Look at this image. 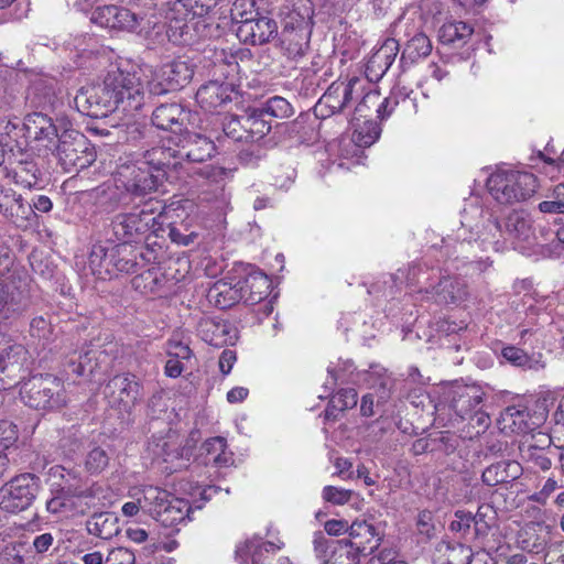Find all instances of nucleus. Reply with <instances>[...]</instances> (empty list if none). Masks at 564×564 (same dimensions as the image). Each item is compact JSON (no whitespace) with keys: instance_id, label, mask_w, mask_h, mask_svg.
I'll use <instances>...</instances> for the list:
<instances>
[{"instance_id":"21","label":"nucleus","mask_w":564,"mask_h":564,"mask_svg":"<svg viewBox=\"0 0 564 564\" xmlns=\"http://www.w3.org/2000/svg\"><path fill=\"white\" fill-rule=\"evenodd\" d=\"M116 12L118 14H115L116 25H112V30L138 31L139 33H149L150 30H158L156 33L161 32V21L155 13L141 14L120 7H117Z\"/></svg>"},{"instance_id":"25","label":"nucleus","mask_w":564,"mask_h":564,"mask_svg":"<svg viewBox=\"0 0 564 564\" xmlns=\"http://www.w3.org/2000/svg\"><path fill=\"white\" fill-rule=\"evenodd\" d=\"M186 119L187 113L176 102L163 104L156 107L152 113V122L155 127L162 130H171L176 135L183 132Z\"/></svg>"},{"instance_id":"48","label":"nucleus","mask_w":564,"mask_h":564,"mask_svg":"<svg viewBox=\"0 0 564 564\" xmlns=\"http://www.w3.org/2000/svg\"><path fill=\"white\" fill-rule=\"evenodd\" d=\"M24 311L25 304L10 295L7 285L0 280V322L14 319Z\"/></svg>"},{"instance_id":"4","label":"nucleus","mask_w":564,"mask_h":564,"mask_svg":"<svg viewBox=\"0 0 564 564\" xmlns=\"http://www.w3.org/2000/svg\"><path fill=\"white\" fill-rule=\"evenodd\" d=\"M164 206L159 200L145 202L142 207L135 205L130 212H122L115 215L110 228L118 241L137 242L148 232L159 236L162 230V210Z\"/></svg>"},{"instance_id":"57","label":"nucleus","mask_w":564,"mask_h":564,"mask_svg":"<svg viewBox=\"0 0 564 564\" xmlns=\"http://www.w3.org/2000/svg\"><path fill=\"white\" fill-rule=\"evenodd\" d=\"M109 464V456L101 447L93 448L86 457L85 467L91 474L101 473Z\"/></svg>"},{"instance_id":"52","label":"nucleus","mask_w":564,"mask_h":564,"mask_svg":"<svg viewBox=\"0 0 564 564\" xmlns=\"http://www.w3.org/2000/svg\"><path fill=\"white\" fill-rule=\"evenodd\" d=\"M15 182L23 187H33L39 180L40 170L33 161H20L13 170Z\"/></svg>"},{"instance_id":"50","label":"nucleus","mask_w":564,"mask_h":564,"mask_svg":"<svg viewBox=\"0 0 564 564\" xmlns=\"http://www.w3.org/2000/svg\"><path fill=\"white\" fill-rule=\"evenodd\" d=\"M501 356L511 365L522 369L540 370L544 368L542 361L529 356L524 350L514 346L505 347Z\"/></svg>"},{"instance_id":"28","label":"nucleus","mask_w":564,"mask_h":564,"mask_svg":"<svg viewBox=\"0 0 564 564\" xmlns=\"http://www.w3.org/2000/svg\"><path fill=\"white\" fill-rule=\"evenodd\" d=\"M153 452L164 463L171 464V466L166 467L171 473L187 466L189 449L182 447L177 438L169 437L161 440L155 444Z\"/></svg>"},{"instance_id":"39","label":"nucleus","mask_w":564,"mask_h":564,"mask_svg":"<svg viewBox=\"0 0 564 564\" xmlns=\"http://www.w3.org/2000/svg\"><path fill=\"white\" fill-rule=\"evenodd\" d=\"M200 452L205 465L213 464L218 467H224L232 462V454L227 452L226 440L219 436L205 441L200 447Z\"/></svg>"},{"instance_id":"59","label":"nucleus","mask_w":564,"mask_h":564,"mask_svg":"<svg viewBox=\"0 0 564 564\" xmlns=\"http://www.w3.org/2000/svg\"><path fill=\"white\" fill-rule=\"evenodd\" d=\"M53 329L51 322L44 316H36L30 323V335L37 340L48 341Z\"/></svg>"},{"instance_id":"22","label":"nucleus","mask_w":564,"mask_h":564,"mask_svg":"<svg viewBox=\"0 0 564 564\" xmlns=\"http://www.w3.org/2000/svg\"><path fill=\"white\" fill-rule=\"evenodd\" d=\"M175 139L171 138L167 143L154 147L144 153V161L142 164H147L151 167L154 173H163L164 178L166 177L167 170L182 169V162L178 160L176 154V147L174 145Z\"/></svg>"},{"instance_id":"42","label":"nucleus","mask_w":564,"mask_h":564,"mask_svg":"<svg viewBox=\"0 0 564 564\" xmlns=\"http://www.w3.org/2000/svg\"><path fill=\"white\" fill-rule=\"evenodd\" d=\"M245 113L249 142L259 141L271 131V122L265 119L267 116L260 108L248 109Z\"/></svg>"},{"instance_id":"11","label":"nucleus","mask_w":564,"mask_h":564,"mask_svg":"<svg viewBox=\"0 0 564 564\" xmlns=\"http://www.w3.org/2000/svg\"><path fill=\"white\" fill-rule=\"evenodd\" d=\"M138 252L129 242L119 241V243L105 248L102 246H94L91 251V261L100 259V264L107 271L113 268L118 272L133 273L137 270Z\"/></svg>"},{"instance_id":"53","label":"nucleus","mask_w":564,"mask_h":564,"mask_svg":"<svg viewBox=\"0 0 564 564\" xmlns=\"http://www.w3.org/2000/svg\"><path fill=\"white\" fill-rule=\"evenodd\" d=\"M447 564H476L481 561L479 554L473 555L471 550L460 543L447 545Z\"/></svg>"},{"instance_id":"43","label":"nucleus","mask_w":564,"mask_h":564,"mask_svg":"<svg viewBox=\"0 0 564 564\" xmlns=\"http://www.w3.org/2000/svg\"><path fill=\"white\" fill-rule=\"evenodd\" d=\"M432 42L423 32H416L405 44L401 61L409 59L411 63L427 57L432 52Z\"/></svg>"},{"instance_id":"63","label":"nucleus","mask_w":564,"mask_h":564,"mask_svg":"<svg viewBox=\"0 0 564 564\" xmlns=\"http://www.w3.org/2000/svg\"><path fill=\"white\" fill-rule=\"evenodd\" d=\"M323 499L333 505L341 506L347 503L352 496L351 490L338 488L335 486H325L322 492Z\"/></svg>"},{"instance_id":"19","label":"nucleus","mask_w":564,"mask_h":564,"mask_svg":"<svg viewBox=\"0 0 564 564\" xmlns=\"http://www.w3.org/2000/svg\"><path fill=\"white\" fill-rule=\"evenodd\" d=\"M234 6L235 9L231 10V17L241 23L239 32L246 33L252 44L267 43L278 34V24L273 19L269 17L245 18L242 13H239L240 20H238V13H236L237 2Z\"/></svg>"},{"instance_id":"23","label":"nucleus","mask_w":564,"mask_h":564,"mask_svg":"<svg viewBox=\"0 0 564 564\" xmlns=\"http://www.w3.org/2000/svg\"><path fill=\"white\" fill-rule=\"evenodd\" d=\"M232 85L210 80L200 86L196 93V101L206 111H213L231 100Z\"/></svg>"},{"instance_id":"31","label":"nucleus","mask_w":564,"mask_h":564,"mask_svg":"<svg viewBox=\"0 0 564 564\" xmlns=\"http://www.w3.org/2000/svg\"><path fill=\"white\" fill-rule=\"evenodd\" d=\"M413 91H408L406 88L398 87L393 88L388 97L381 102L378 101L377 113L380 120H384L390 117L397 107H401L402 110L417 111L416 98L412 96Z\"/></svg>"},{"instance_id":"30","label":"nucleus","mask_w":564,"mask_h":564,"mask_svg":"<svg viewBox=\"0 0 564 564\" xmlns=\"http://www.w3.org/2000/svg\"><path fill=\"white\" fill-rule=\"evenodd\" d=\"M24 127L29 138L35 141L47 142L51 144L55 138H58L57 128L53 119L42 112L29 113L25 117Z\"/></svg>"},{"instance_id":"12","label":"nucleus","mask_w":564,"mask_h":564,"mask_svg":"<svg viewBox=\"0 0 564 564\" xmlns=\"http://www.w3.org/2000/svg\"><path fill=\"white\" fill-rule=\"evenodd\" d=\"M281 33V45L284 54L293 61L303 57L310 47L311 30L300 14H290Z\"/></svg>"},{"instance_id":"18","label":"nucleus","mask_w":564,"mask_h":564,"mask_svg":"<svg viewBox=\"0 0 564 564\" xmlns=\"http://www.w3.org/2000/svg\"><path fill=\"white\" fill-rule=\"evenodd\" d=\"M350 544L359 555L371 554L381 542V532L378 528L365 519H356L349 525Z\"/></svg>"},{"instance_id":"27","label":"nucleus","mask_w":564,"mask_h":564,"mask_svg":"<svg viewBox=\"0 0 564 564\" xmlns=\"http://www.w3.org/2000/svg\"><path fill=\"white\" fill-rule=\"evenodd\" d=\"M522 443L519 447L521 458L532 464L542 471H547L552 467V457L555 456V449L551 446V437H544V442Z\"/></svg>"},{"instance_id":"49","label":"nucleus","mask_w":564,"mask_h":564,"mask_svg":"<svg viewBox=\"0 0 564 564\" xmlns=\"http://www.w3.org/2000/svg\"><path fill=\"white\" fill-rule=\"evenodd\" d=\"M517 542L521 550L541 554L546 550L549 541L546 534H540L535 529L529 528L519 533Z\"/></svg>"},{"instance_id":"38","label":"nucleus","mask_w":564,"mask_h":564,"mask_svg":"<svg viewBox=\"0 0 564 564\" xmlns=\"http://www.w3.org/2000/svg\"><path fill=\"white\" fill-rule=\"evenodd\" d=\"M241 286H243L245 303L248 305H254L267 297L270 289V281L268 276L261 272H251L241 280Z\"/></svg>"},{"instance_id":"2","label":"nucleus","mask_w":564,"mask_h":564,"mask_svg":"<svg viewBox=\"0 0 564 564\" xmlns=\"http://www.w3.org/2000/svg\"><path fill=\"white\" fill-rule=\"evenodd\" d=\"M217 4V0H166L160 4L161 31L166 30L169 41L174 44H193L205 36L208 24L205 18Z\"/></svg>"},{"instance_id":"8","label":"nucleus","mask_w":564,"mask_h":564,"mask_svg":"<svg viewBox=\"0 0 564 564\" xmlns=\"http://www.w3.org/2000/svg\"><path fill=\"white\" fill-rule=\"evenodd\" d=\"M40 487L41 480L34 474L15 476L0 488V508L12 513L26 510L35 500Z\"/></svg>"},{"instance_id":"54","label":"nucleus","mask_w":564,"mask_h":564,"mask_svg":"<svg viewBox=\"0 0 564 564\" xmlns=\"http://www.w3.org/2000/svg\"><path fill=\"white\" fill-rule=\"evenodd\" d=\"M354 371V364L350 360L338 362L336 366H329L327 372L329 379L325 382V388L333 390L337 383L348 381V376Z\"/></svg>"},{"instance_id":"55","label":"nucleus","mask_w":564,"mask_h":564,"mask_svg":"<svg viewBox=\"0 0 564 564\" xmlns=\"http://www.w3.org/2000/svg\"><path fill=\"white\" fill-rule=\"evenodd\" d=\"M246 113L241 116H231L224 123V132L235 141H248V130L245 127Z\"/></svg>"},{"instance_id":"17","label":"nucleus","mask_w":564,"mask_h":564,"mask_svg":"<svg viewBox=\"0 0 564 564\" xmlns=\"http://www.w3.org/2000/svg\"><path fill=\"white\" fill-rule=\"evenodd\" d=\"M198 336L207 344L221 347L234 345L237 340V329L227 321L218 317H204L197 325Z\"/></svg>"},{"instance_id":"36","label":"nucleus","mask_w":564,"mask_h":564,"mask_svg":"<svg viewBox=\"0 0 564 564\" xmlns=\"http://www.w3.org/2000/svg\"><path fill=\"white\" fill-rule=\"evenodd\" d=\"M531 415L527 406L511 405L503 410L500 415L501 430L512 433H527L533 429Z\"/></svg>"},{"instance_id":"15","label":"nucleus","mask_w":564,"mask_h":564,"mask_svg":"<svg viewBox=\"0 0 564 564\" xmlns=\"http://www.w3.org/2000/svg\"><path fill=\"white\" fill-rule=\"evenodd\" d=\"M176 147V154L178 160L187 163H202L209 160L215 151L216 147L208 138L194 133V132H182L174 137Z\"/></svg>"},{"instance_id":"37","label":"nucleus","mask_w":564,"mask_h":564,"mask_svg":"<svg viewBox=\"0 0 564 564\" xmlns=\"http://www.w3.org/2000/svg\"><path fill=\"white\" fill-rule=\"evenodd\" d=\"M86 530L91 535L109 540L120 532L118 517L112 512L95 513L86 521Z\"/></svg>"},{"instance_id":"29","label":"nucleus","mask_w":564,"mask_h":564,"mask_svg":"<svg viewBox=\"0 0 564 564\" xmlns=\"http://www.w3.org/2000/svg\"><path fill=\"white\" fill-rule=\"evenodd\" d=\"M484 392L475 386H465L453 392L451 408L462 419H467L480 408Z\"/></svg>"},{"instance_id":"6","label":"nucleus","mask_w":564,"mask_h":564,"mask_svg":"<svg viewBox=\"0 0 564 564\" xmlns=\"http://www.w3.org/2000/svg\"><path fill=\"white\" fill-rule=\"evenodd\" d=\"M55 156L67 173L89 167L97 158L94 145L76 130H65L59 134Z\"/></svg>"},{"instance_id":"44","label":"nucleus","mask_w":564,"mask_h":564,"mask_svg":"<svg viewBox=\"0 0 564 564\" xmlns=\"http://www.w3.org/2000/svg\"><path fill=\"white\" fill-rule=\"evenodd\" d=\"M18 438L17 426L7 420L0 421V480L7 475L9 459L6 455L8 449Z\"/></svg>"},{"instance_id":"46","label":"nucleus","mask_w":564,"mask_h":564,"mask_svg":"<svg viewBox=\"0 0 564 564\" xmlns=\"http://www.w3.org/2000/svg\"><path fill=\"white\" fill-rule=\"evenodd\" d=\"M473 28L463 21L445 23L440 29V40L445 44H454L456 42H465L473 34Z\"/></svg>"},{"instance_id":"64","label":"nucleus","mask_w":564,"mask_h":564,"mask_svg":"<svg viewBox=\"0 0 564 564\" xmlns=\"http://www.w3.org/2000/svg\"><path fill=\"white\" fill-rule=\"evenodd\" d=\"M135 555L127 547H113L106 556V564H134Z\"/></svg>"},{"instance_id":"62","label":"nucleus","mask_w":564,"mask_h":564,"mask_svg":"<svg viewBox=\"0 0 564 564\" xmlns=\"http://www.w3.org/2000/svg\"><path fill=\"white\" fill-rule=\"evenodd\" d=\"M358 394L352 388L340 389L335 395H333V406L339 408L345 412L348 409H352L357 405Z\"/></svg>"},{"instance_id":"41","label":"nucleus","mask_w":564,"mask_h":564,"mask_svg":"<svg viewBox=\"0 0 564 564\" xmlns=\"http://www.w3.org/2000/svg\"><path fill=\"white\" fill-rule=\"evenodd\" d=\"M32 547L24 540L8 543L0 552L1 564H32Z\"/></svg>"},{"instance_id":"5","label":"nucleus","mask_w":564,"mask_h":564,"mask_svg":"<svg viewBox=\"0 0 564 564\" xmlns=\"http://www.w3.org/2000/svg\"><path fill=\"white\" fill-rule=\"evenodd\" d=\"M487 187L498 203L512 204L530 198L538 188V180L529 172L499 170L489 176Z\"/></svg>"},{"instance_id":"60","label":"nucleus","mask_w":564,"mask_h":564,"mask_svg":"<svg viewBox=\"0 0 564 564\" xmlns=\"http://www.w3.org/2000/svg\"><path fill=\"white\" fill-rule=\"evenodd\" d=\"M117 6H100L91 14V21L102 28L112 29L116 25L115 14Z\"/></svg>"},{"instance_id":"16","label":"nucleus","mask_w":564,"mask_h":564,"mask_svg":"<svg viewBox=\"0 0 564 564\" xmlns=\"http://www.w3.org/2000/svg\"><path fill=\"white\" fill-rule=\"evenodd\" d=\"M104 394L110 403L130 408L142 397V386L134 375H117L108 381Z\"/></svg>"},{"instance_id":"40","label":"nucleus","mask_w":564,"mask_h":564,"mask_svg":"<svg viewBox=\"0 0 564 564\" xmlns=\"http://www.w3.org/2000/svg\"><path fill=\"white\" fill-rule=\"evenodd\" d=\"M141 491V498L143 502V511L155 519L161 510L172 500V496L165 489L156 486H143Z\"/></svg>"},{"instance_id":"26","label":"nucleus","mask_w":564,"mask_h":564,"mask_svg":"<svg viewBox=\"0 0 564 564\" xmlns=\"http://www.w3.org/2000/svg\"><path fill=\"white\" fill-rule=\"evenodd\" d=\"M208 301L214 303L220 310H226L243 300V286L241 280L232 281L219 280L213 284L207 294Z\"/></svg>"},{"instance_id":"20","label":"nucleus","mask_w":564,"mask_h":564,"mask_svg":"<svg viewBox=\"0 0 564 564\" xmlns=\"http://www.w3.org/2000/svg\"><path fill=\"white\" fill-rule=\"evenodd\" d=\"M399 51V42L393 37H387L368 59L366 65L367 77L371 82L380 80L393 64Z\"/></svg>"},{"instance_id":"45","label":"nucleus","mask_w":564,"mask_h":564,"mask_svg":"<svg viewBox=\"0 0 564 564\" xmlns=\"http://www.w3.org/2000/svg\"><path fill=\"white\" fill-rule=\"evenodd\" d=\"M497 512L491 505L482 503L478 507L476 513H471L473 527L476 538H485L495 524Z\"/></svg>"},{"instance_id":"47","label":"nucleus","mask_w":564,"mask_h":564,"mask_svg":"<svg viewBox=\"0 0 564 564\" xmlns=\"http://www.w3.org/2000/svg\"><path fill=\"white\" fill-rule=\"evenodd\" d=\"M355 130L352 133V141L360 148H367L372 145L380 137L381 129L377 122L372 120H366L362 123L352 121Z\"/></svg>"},{"instance_id":"3","label":"nucleus","mask_w":564,"mask_h":564,"mask_svg":"<svg viewBox=\"0 0 564 564\" xmlns=\"http://www.w3.org/2000/svg\"><path fill=\"white\" fill-rule=\"evenodd\" d=\"M116 189L109 196L111 210L118 207H126L135 200L144 205L148 196L155 193L162 185L163 173H154L147 164L141 162H120L112 173Z\"/></svg>"},{"instance_id":"9","label":"nucleus","mask_w":564,"mask_h":564,"mask_svg":"<svg viewBox=\"0 0 564 564\" xmlns=\"http://www.w3.org/2000/svg\"><path fill=\"white\" fill-rule=\"evenodd\" d=\"M361 82L352 77L348 82H334L314 107L316 117L326 119L343 112L352 100L361 96Z\"/></svg>"},{"instance_id":"1","label":"nucleus","mask_w":564,"mask_h":564,"mask_svg":"<svg viewBox=\"0 0 564 564\" xmlns=\"http://www.w3.org/2000/svg\"><path fill=\"white\" fill-rule=\"evenodd\" d=\"M76 108L93 118H104L110 112L138 111L144 105V87L135 73L111 66L98 84L82 87L75 98Z\"/></svg>"},{"instance_id":"33","label":"nucleus","mask_w":564,"mask_h":564,"mask_svg":"<svg viewBox=\"0 0 564 564\" xmlns=\"http://www.w3.org/2000/svg\"><path fill=\"white\" fill-rule=\"evenodd\" d=\"M194 67L191 63L183 59H175L162 67L161 76L166 84V90H176L183 88L192 80Z\"/></svg>"},{"instance_id":"13","label":"nucleus","mask_w":564,"mask_h":564,"mask_svg":"<svg viewBox=\"0 0 564 564\" xmlns=\"http://www.w3.org/2000/svg\"><path fill=\"white\" fill-rule=\"evenodd\" d=\"M313 544L316 557L323 564H359V554L346 540L336 541L318 531Z\"/></svg>"},{"instance_id":"56","label":"nucleus","mask_w":564,"mask_h":564,"mask_svg":"<svg viewBox=\"0 0 564 564\" xmlns=\"http://www.w3.org/2000/svg\"><path fill=\"white\" fill-rule=\"evenodd\" d=\"M169 237L172 242L178 246H189L196 241L198 234L191 230L186 224H171L169 226Z\"/></svg>"},{"instance_id":"32","label":"nucleus","mask_w":564,"mask_h":564,"mask_svg":"<svg viewBox=\"0 0 564 564\" xmlns=\"http://www.w3.org/2000/svg\"><path fill=\"white\" fill-rule=\"evenodd\" d=\"M522 474L521 465L516 460H500L488 466L481 475L487 486H497L518 479Z\"/></svg>"},{"instance_id":"58","label":"nucleus","mask_w":564,"mask_h":564,"mask_svg":"<svg viewBox=\"0 0 564 564\" xmlns=\"http://www.w3.org/2000/svg\"><path fill=\"white\" fill-rule=\"evenodd\" d=\"M14 205L25 209L23 197L10 189L0 197V215L9 219L14 218Z\"/></svg>"},{"instance_id":"35","label":"nucleus","mask_w":564,"mask_h":564,"mask_svg":"<svg viewBox=\"0 0 564 564\" xmlns=\"http://www.w3.org/2000/svg\"><path fill=\"white\" fill-rule=\"evenodd\" d=\"M192 507L185 499L173 497L154 519L165 528L174 529L189 519Z\"/></svg>"},{"instance_id":"14","label":"nucleus","mask_w":564,"mask_h":564,"mask_svg":"<svg viewBox=\"0 0 564 564\" xmlns=\"http://www.w3.org/2000/svg\"><path fill=\"white\" fill-rule=\"evenodd\" d=\"M29 352L21 344H12L0 351V390L13 387L26 371Z\"/></svg>"},{"instance_id":"61","label":"nucleus","mask_w":564,"mask_h":564,"mask_svg":"<svg viewBox=\"0 0 564 564\" xmlns=\"http://www.w3.org/2000/svg\"><path fill=\"white\" fill-rule=\"evenodd\" d=\"M132 285L143 294L154 293L158 285V278L153 271L147 270L133 278Z\"/></svg>"},{"instance_id":"34","label":"nucleus","mask_w":564,"mask_h":564,"mask_svg":"<svg viewBox=\"0 0 564 564\" xmlns=\"http://www.w3.org/2000/svg\"><path fill=\"white\" fill-rule=\"evenodd\" d=\"M433 296L440 304H457L467 296V286L460 279L445 276L433 288Z\"/></svg>"},{"instance_id":"7","label":"nucleus","mask_w":564,"mask_h":564,"mask_svg":"<svg viewBox=\"0 0 564 564\" xmlns=\"http://www.w3.org/2000/svg\"><path fill=\"white\" fill-rule=\"evenodd\" d=\"M25 405L35 410H53L66 403L64 382L53 375L33 377L21 389Z\"/></svg>"},{"instance_id":"24","label":"nucleus","mask_w":564,"mask_h":564,"mask_svg":"<svg viewBox=\"0 0 564 564\" xmlns=\"http://www.w3.org/2000/svg\"><path fill=\"white\" fill-rule=\"evenodd\" d=\"M496 228L505 239L512 242L529 241L532 236V224L527 214L521 210H513L503 220L501 225L495 220Z\"/></svg>"},{"instance_id":"51","label":"nucleus","mask_w":564,"mask_h":564,"mask_svg":"<svg viewBox=\"0 0 564 564\" xmlns=\"http://www.w3.org/2000/svg\"><path fill=\"white\" fill-rule=\"evenodd\" d=\"M265 116L278 119L290 118L294 109L292 105L283 97L274 96L269 98L261 107H259Z\"/></svg>"},{"instance_id":"10","label":"nucleus","mask_w":564,"mask_h":564,"mask_svg":"<svg viewBox=\"0 0 564 564\" xmlns=\"http://www.w3.org/2000/svg\"><path fill=\"white\" fill-rule=\"evenodd\" d=\"M283 546V542L267 541L264 542L259 536H253L247 540L243 544L237 546L235 555L239 564H246L248 558H251V564H290L288 557L279 556L275 554Z\"/></svg>"}]
</instances>
